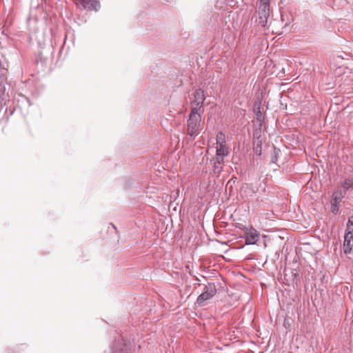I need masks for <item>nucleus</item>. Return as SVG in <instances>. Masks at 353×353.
Masks as SVG:
<instances>
[{
	"mask_svg": "<svg viewBox=\"0 0 353 353\" xmlns=\"http://www.w3.org/2000/svg\"><path fill=\"white\" fill-rule=\"evenodd\" d=\"M201 122V116L189 115L187 121V133L192 139H194L200 133Z\"/></svg>",
	"mask_w": 353,
	"mask_h": 353,
	"instance_id": "1",
	"label": "nucleus"
},
{
	"mask_svg": "<svg viewBox=\"0 0 353 353\" xmlns=\"http://www.w3.org/2000/svg\"><path fill=\"white\" fill-rule=\"evenodd\" d=\"M216 294V288L214 283H208L205 285L203 292L197 297L196 304L198 306H205L208 301Z\"/></svg>",
	"mask_w": 353,
	"mask_h": 353,
	"instance_id": "2",
	"label": "nucleus"
},
{
	"mask_svg": "<svg viewBox=\"0 0 353 353\" xmlns=\"http://www.w3.org/2000/svg\"><path fill=\"white\" fill-rule=\"evenodd\" d=\"M259 17L257 21L262 27L268 25L270 17V3L268 0H261L259 7Z\"/></svg>",
	"mask_w": 353,
	"mask_h": 353,
	"instance_id": "3",
	"label": "nucleus"
},
{
	"mask_svg": "<svg viewBox=\"0 0 353 353\" xmlns=\"http://www.w3.org/2000/svg\"><path fill=\"white\" fill-rule=\"evenodd\" d=\"M76 3L81 4L84 9L90 11H98L101 7L99 0H76Z\"/></svg>",
	"mask_w": 353,
	"mask_h": 353,
	"instance_id": "4",
	"label": "nucleus"
},
{
	"mask_svg": "<svg viewBox=\"0 0 353 353\" xmlns=\"http://www.w3.org/2000/svg\"><path fill=\"white\" fill-rule=\"evenodd\" d=\"M112 353H131L129 345L123 339L119 340L111 347Z\"/></svg>",
	"mask_w": 353,
	"mask_h": 353,
	"instance_id": "5",
	"label": "nucleus"
},
{
	"mask_svg": "<svg viewBox=\"0 0 353 353\" xmlns=\"http://www.w3.org/2000/svg\"><path fill=\"white\" fill-rule=\"evenodd\" d=\"M259 239L257 231L255 229H251L245 237V245H254Z\"/></svg>",
	"mask_w": 353,
	"mask_h": 353,
	"instance_id": "6",
	"label": "nucleus"
},
{
	"mask_svg": "<svg viewBox=\"0 0 353 353\" xmlns=\"http://www.w3.org/2000/svg\"><path fill=\"white\" fill-rule=\"evenodd\" d=\"M353 247V234L345 232L344 236L343 249L345 254L351 252Z\"/></svg>",
	"mask_w": 353,
	"mask_h": 353,
	"instance_id": "7",
	"label": "nucleus"
},
{
	"mask_svg": "<svg viewBox=\"0 0 353 353\" xmlns=\"http://www.w3.org/2000/svg\"><path fill=\"white\" fill-rule=\"evenodd\" d=\"M203 103H200L199 102H190L191 110L190 114L194 116H201L203 112V110H201V108L203 107Z\"/></svg>",
	"mask_w": 353,
	"mask_h": 353,
	"instance_id": "8",
	"label": "nucleus"
},
{
	"mask_svg": "<svg viewBox=\"0 0 353 353\" xmlns=\"http://www.w3.org/2000/svg\"><path fill=\"white\" fill-rule=\"evenodd\" d=\"M194 99L192 101L199 102L200 103H204V101L205 100V95L204 91L201 89H196L194 94Z\"/></svg>",
	"mask_w": 353,
	"mask_h": 353,
	"instance_id": "9",
	"label": "nucleus"
},
{
	"mask_svg": "<svg viewBox=\"0 0 353 353\" xmlns=\"http://www.w3.org/2000/svg\"><path fill=\"white\" fill-rule=\"evenodd\" d=\"M216 156L226 155L228 156L229 154V149L226 145V143L216 144Z\"/></svg>",
	"mask_w": 353,
	"mask_h": 353,
	"instance_id": "10",
	"label": "nucleus"
},
{
	"mask_svg": "<svg viewBox=\"0 0 353 353\" xmlns=\"http://www.w3.org/2000/svg\"><path fill=\"white\" fill-rule=\"evenodd\" d=\"M345 192H343L342 191H337L333 193L332 194V200L331 202L339 203L342 199L345 196Z\"/></svg>",
	"mask_w": 353,
	"mask_h": 353,
	"instance_id": "11",
	"label": "nucleus"
},
{
	"mask_svg": "<svg viewBox=\"0 0 353 353\" xmlns=\"http://www.w3.org/2000/svg\"><path fill=\"white\" fill-rule=\"evenodd\" d=\"M343 189L347 191L351 188H353V176L345 179L342 184Z\"/></svg>",
	"mask_w": 353,
	"mask_h": 353,
	"instance_id": "12",
	"label": "nucleus"
},
{
	"mask_svg": "<svg viewBox=\"0 0 353 353\" xmlns=\"http://www.w3.org/2000/svg\"><path fill=\"white\" fill-rule=\"evenodd\" d=\"M262 142L259 139L254 142V151L258 155H261L262 152Z\"/></svg>",
	"mask_w": 353,
	"mask_h": 353,
	"instance_id": "13",
	"label": "nucleus"
},
{
	"mask_svg": "<svg viewBox=\"0 0 353 353\" xmlns=\"http://www.w3.org/2000/svg\"><path fill=\"white\" fill-rule=\"evenodd\" d=\"M216 144L226 143L225 134L222 132H219L216 136Z\"/></svg>",
	"mask_w": 353,
	"mask_h": 353,
	"instance_id": "14",
	"label": "nucleus"
},
{
	"mask_svg": "<svg viewBox=\"0 0 353 353\" xmlns=\"http://www.w3.org/2000/svg\"><path fill=\"white\" fill-rule=\"evenodd\" d=\"M345 232H350V234H353V216L348 219V221L346 225Z\"/></svg>",
	"mask_w": 353,
	"mask_h": 353,
	"instance_id": "15",
	"label": "nucleus"
},
{
	"mask_svg": "<svg viewBox=\"0 0 353 353\" xmlns=\"http://www.w3.org/2000/svg\"><path fill=\"white\" fill-rule=\"evenodd\" d=\"M225 157H226V155H221V156H216V157L214 159L213 164H215V165H221V164H222L223 163V161H224Z\"/></svg>",
	"mask_w": 353,
	"mask_h": 353,
	"instance_id": "16",
	"label": "nucleus"
},
{
	"mask_svg": "<svg viewBox=\"0 0 353 353\" xmlns=\"http://www.w3.org/2000/svg\"><path fill=\"white\" fill-rule=\"evenodd\" d=\"M254 111L256 114L257 121L261 123L263 121V116L260 107H259L257 109H254Z\"/></svg>",
	"mask_w": 353,
	"mask_h": 353,
	"instance_id": "17",
	"label": "nucleus"
},
{
	"mask_svg": "<svg viewBox=\"0 0 353 353\" xmlns=\"http://www.w3.org/2000/svg\"><path fill=\"white\" fill-rule=\"evenodd\" d=\"M221 171H222V167L221 166V165H215V164L213 165V172L215 174L219 176V174L221 172Z\"/></svg>",
	"mask_w": 353,
	"mask_h": 353,
	"instance_id": "18",
	"label": "nucleus"
},
{
	"mask_svg": "<svg viewBox=\"0 0 353 353\" xmlns=\"http://www.w3.org/2000/svg\"><path fill=\"white\" fill-rule=\"evenodd\" d=\"M339 203L331 202V210L334 214H336L339 209Z\"/></svg>",
	"mask_w": 353,
	"mask_h": 353,
	"instance_id": "19",
	"label": "nucleus"
},
{
	"mask_svg": "<svg viewBox=\"0 0 353 353\" xmlns=\"http://www.w3.org/2000/svg\"><path fill=\"white\" fill-rule=\"evenodd\" d=\"M276 159H277V158H276V157L275 156V157H272V158L271 162H272V163H275V162H276Z\"/></svg>",
	"mask_w": 353,
	"mask_h": 353,
	"instance_id": "20",
	"label": "nucleus"
}]
</instances>
